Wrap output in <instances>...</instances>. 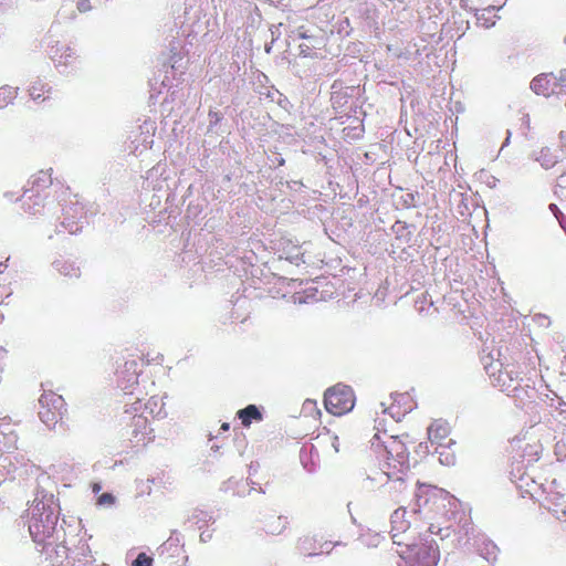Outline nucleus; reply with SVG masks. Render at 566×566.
Wrapping results in <instances>:
<instances>
[{
  "mask_svg": "<svg viewBox=\"0 0 566 566\" xmlns=\"http://www.w3.org/2000/svg\"><path fill=\"white\" fill-rule=\"evenodd\" d=\"M238 419L244 427H250L253 421H262V413L255 405H248L237 412Z\"/></svg>",
  "mask_w": 566,
  "mask_h": 566,
  "instance_id": "15",
  "label": "nucleus"
},
{
  "mask_svg": "<svg viewBox=\"0 0 566 566\" xmlns=\"http://www.w3.org/2000/svg\"><path fill=\"white\" fill-rule=\"evenodd\" d=\"M53 524V522L44 524L41 520L35 518L29 524L30 534L33 536L35 542L42 543L51 536V533L54 530Z\"/></svg>",
  "mask_w": 566,
  "mask_h": 566,
  "instance_id": "13",
  "label": "nucleus"
},
{
  "mask_svg": "<svg viewBox=\"0 0 566 566\" xmlns=\"http://www.w3.org/2000/svg\"><path fill=\"white\" fill-rule=\"evenodd\" d=\"M566 154V132L558 133V144L556 146H544L539 149L537 161L546 169L552 168L558 163L559 158Z\"/></svg>",
  "mask_w": 566,
  "mask_h": 566,
  "instance_id": "8",
  "label": "nucleus"
},
{
  "mask_svg": "<svg viewBox=\"0 0 566 566\" xmlns=\"http://www.w3.org/2000/svg\"><path fill=\"white\" fill-rule=\"evenodd\" d=\"M109 500H112V495L111 494H103L101 496V501H109Z\"/></svg>",
  "mask_w": 566,
  "mask_h": 566,
  "instance_id": "24",
  "label": "nucleus"
},
{
  "mask_svg": "<svg viewBox=\"0 0 566 566\" xmlns=\"http://www.w3.org/2000/svg\"><path fill=\"white\" fill-rule=\"evenodd\" d=\"M397 405H403V411H397V415H403L406 412H409L413 408V401L412 398L408 394H398L395 396L394 405L389 407V410H394L395 406Z\"/></svg>",
  "mask_w": 566,
  "mask_h": 566,
  "instance_id": "18",
  "label": "nucleus"
},
{
  "mask_svg": "<svg viewBox=\"0 0 566 566\" xmlns=\"http://www.w3.org/2000/svg\"><path fill=\"white\" fill-rule=\"evenodd\" d=\"M555 195L562 200H566V172L562 174L556 179Z\"/></svg>",
  "mask_w": 566,
  "mask_h": 566,
  "instance_id": "20",
  "label": "nucleus"
},
{
  "mask_svg": "<svg viewBox=\"0 0 566 566\" xmlns=\"http://www.w3.org/2000/svg\"><path fill=\"white\" fill-rule=\"evenodd\" d=\"M332 446H333V448H335L336 452H338V437L337 436L332 437Z\"/></svg>",
  "mask_w": 566,
  "mask_h": 566,
  "instance_id": "23",
  "label": "nucleus"
},
{
  "mask_svg": "<svg viewBox=\"0 0 566 566\" xmlns=\"http://www.w3.org/2000/svg\"><path fill=\"white\" fill-rule=\"evenodd\" d=\"M42 92H43V85L41 83H35V84L31 85V87L29 88L30 96L33 99L41 98Z\"/></svg>",
  "mask_w": 566,
  "mask_h": 566,
  "instance_id": "22",
  "label": "nucleus"
},
{
  "mask_svg": "<svg viewBox=\"0 0 566 566\" xmlns=\"http://www.w3.org/2000/svg\"><path fill=\"white\" fill-rule=\"evenodd\" d=\"M484 369H486L493 386L500 387L509 396L517 397L521 378L514 369H510V365L502 369L501 363H490L484 366Z\"/></svg>",
  "mask_w": 566,
  "mask_h": 566,
  "instance_id": "5",
  "label": "nucleus"
},
{
  "mask_svg": "<svg viewBox=\"0 0 566 566\" xmlns=\"http://www.w3.org/2000/svg\"><path fill=\"white\" fill-rule=\"evenodd\" d=\"M260 528L266 536H280L289 528V517L276 511H268L258 520Z\"/></svg>",
  "mask_w": 566,
  "mask_h": 566,
  "instance_id": "7",
  "label": "nucleus"
},
{
  "mask_svg": "<svg viewBox=\"0 0 566 566\" xmlns=\"http://www.w3.org/2000/svg\"><path fill=\"white\" fill-rule=\"evenodd\" d=\"M531 90H533L537 95L547 96L549 93V80L546 75L536 76L531 81Z\"/></svg>",
  "mask_w": 566,
  "mask_h": 566,
  "instance_id": "17",
  "label": "nucleus"
},
{
  "mask_svg": "<svg viewBox=\"0 0 566 566\" xmlns=\"http://www.w3.org/2000/svg\"><path fill=\"white\" fill-rule=\"evenodd\" d=\"M356 402L355 392L346 385L329 387L325 392V407L329 415H347Z\"/></svg>",
  "mask_w": 566,
  "mask_h": 566,
  "instance_id": "3",
  "label": "nucleus"
},
{
  "mask_svg": "<svg viewBox=\"0 0 566 566\" xmlns=\"http://www.w3.org/2000/svg\"><path fill=\"white\" fill-rule=\"evenodd\" d=\"M450 436V423L442 419L432 421L429 429H427V437H429L430 442L440 448H448L453 443Z\"/></svg>",
  "mask_w": 566,
  "mask_h": 566,
  "instance_id": "10",
  "label": "nucleus"
},
{
  "mask_svg": "<svg viewBox=\"0 0 566 566\" xmlns=\"http://www.w3.org/2000/svg\"><path fill=\"white\" fill-rule=\"evenodd\" d=\"M410 528L405 507L397 509L391 515V535L396 545H403L407 542L405 534Z\"/></svg>",
  "mask_w": 566,
  "mask_h": 566,
  "instance_id": "11",
  "label": "nucleus"
},
{
  "mask_svg": "<svg viewBox=\"0 0 566 566\" xmlns=\"http://www.w3.org/2000/svg\"><path fill=\"white\" fill-rule=\"evenodd\" d=\"M124 367V371H120L123 379L122 388L123 390L130 392L134 386L138 385L139 374L136 370V368L138 367V363H136L135 360L126 361Z\"/></svg>",
  "mask_w": 566,
  "mask_h": 566,
  "instance_id": "12",
  "label": "nucleus"
},
{
  "mask_svg": "<svg viewBox=\"0 0 566 566\" xmlns=\"http://www.w3.org/2000/svg\"><path fill=\"white\" fill-rule=\"evenodd\" d=\"M65 400L52 390H44L39 398V418L49 428L55 427L63 418Z\"/></svg>",
  "mask_w": 566,
  "mask_h": 566,
  "instance_id": "4",
  "label": "nucleus"
},
{
  "mask_svg": "<svg viewBox=\"0 0 566 566\" xmlns=\"http://www.w3.org/2000/svg\"><path fill=\"white\" fill-rule=\"evenodd\" d=\"M565 520H566V510L564 511Z\"/></svg>",
  "mask_w": 566,
  "mask_h": 566,
  "instance_id": "26",
  "label": "nucleus"
},
{
  "mask_svg": "<svg viewBox=\"0 0 566 566\" xmlns=\"http://www.w3.org/2000/svg\"><path fill=\"white\" fill-rule=\"evenodd\" d=\"M154 439L149 420L143 415H134L130 422L129 440L134 448H144Z\"/></svg>",
  "mask_w": 566,
  "mask_h": 566,
  "instance_id": "6",
  "label": "nucleus"
},
{
  "mask_svg": "<svg viewBox=\"0 0 566 566\" xmlns=\"http://www.w3.org/2000/svg\"><path fill=\"white\" fill-rule=\"evenodd\" d=\"M153 559L146 553L138 554L137 558L133 562V566H151Z\"/></svg>",
  "mask_w": 566,
  "mask_h": 566,
  "instance_id": "21",
  "label": "nucleus"
},
{
  "mask_svg": "<svg viewBox=\"0 0 566 566\" xmlns=\"http://www.w3.org/2000/svg\"><path fill=\"white\" fill-rule=\"evenodd\" d=\"M522 450L521 457L526 459L528 462H535L538 460L541 453V444L538 441L527 442L524 446H518Z\"/></svg>",
  "mask_w": 566,
  "mask_h": 566,
  "instance_id": "16",
  "label": "nucleus"
},
{
  "mask_svg": "<svg viewBox=\"0 0 566 566\" xmlns=\"http://www.w3.org/2000/svg\"><path fill=\"white\" fill-rule=\"evenodd\" d=\"M222 430H229V423L224 422V423L222 424Z\"/></svg>",
  "mask_w": 566,
  "mask_h": 566,
  "instance_id": "25",
  "label": "nucleus"
},
{
  "mask_svg": "<svg viewBox=\"0 0 566 566\" xmlns=\"http://www.w3.org/2000/svg\"><path fill=\"white\" fill-rule=\"evenodd\" d=\"M386 460L388 465L405 467L408 463V451L402 440L396 437H388L384 440Z\"/></svg>",
  "mask_w": 566,
  "mask_h": 566,
  "instance_id": "9",
  "label": "nucleus"
},
{
  "mask_svg": "<svg viewBox=\"0 0 566 566\" xmlns=\"http://www.w3.org/2000/svg\"><path fill=\"white\" fill-rule=\"evenodd\" d=\"M418 507H426L429 512L443 514L451 503V495L443 489L430 484H418L416 492Z\"/></svg>",
  "mask_w": 566,
  "mask_h": 566,
  "instance_id": "2",
  "label": "nucleus"
},
{
  "mask_svg": "<svg viewBox=\"0 0 566 566\" xmlns=\"http://www.w3.org/2000/svg\"><path fill=\"white\" fill-rule=\"evenodd\" d=\"M397 554L400 555L405 566H437L440 562V548L436 541L421 538L420 541L403 545H397Z\"/></svg>",
  "mask_w": 566,
  "mask_h": 566,
  "instance_id": "1",
  "label": "nucleus"
},
{
  "mask_svg": "<svg viewBox=\"0 0 566 566\" xmlns=\"http://www.w3.org/2000/svg\"><path fill=\"white\" fill-rule=\"evenodd\" d=\"M160 554L167 556L168 558H177L176 562H178L180 557H186L184 555V547L180 544L178 537H170L165 541L160 546Z\"/></svg>",
  "mask_w": 566,
  "mask_h": 566,
  "instance_id": "14",
  "label": "nucleus"
},
{
  "mask_svg": "<svg viewBox=\"0 0 566 566\" xmlns=\"http://www.w3.org/2000/svg\"><path fill=\"white\" fill-rule=\"evenodd\" d=\"M17 97V90L10 86L0 87V107L9 105Z\"/></svg>",
  "mask_w": 566,
  "mask_h": 566,
  "instance_id": "19",
  "label": "nucleus"
}]
</instances>
